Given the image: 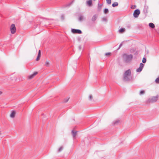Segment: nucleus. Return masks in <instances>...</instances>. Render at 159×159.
Instances as JSON below:
<instances>
[{"label": "nucleus", "instance_id": "obj_22", "mask_svg": "<svg viewBox=\"0 0 159 159\" xmlns=\"http://www.w3.org/2000/svg\"><path fill=\"white\" fill-rule=\"evenodd\" d=\"M63 147L62 146L60 148H59L58 150V152H60L63 149Z\"/></svg>", "mask_w": 159, "mask_h": 159}, {"label": "nucleus", "instance_id": "obj_4", "mask_svg": "<svg viewBox=\"0 0 159 159\" xmlns=\"http://www.w3.org/2000/svg\"><path fill=\"white\" fill-rule=\"evenodd\" d=\"M10 30L11 33L12 34H14L16 32V28L15 24H12L10 27Z\"/></svg>", "mask_w": 159, "mask_h": 159}, {"label": "nucleus", "instance_id": "obj_18", "mask_svg": "<svg viewBox=\"0 0 159 159\" xmlns=\"http://www.w3.org/2000/svg\"><path fill=\"white\" fill-rule=\"evenodd\" d=\"M142 68L139 67L136 70V71L137 72H140L142 70Z\"/></svg>", "mask_w": 159, "mask_h": 159}, {"label": "nucleus", "instance_id": "obj_25", "mask_svg": "<svg viewBox=\"0 0 159 159\" xmlns=\"http://www.w3.org/2000/svg\"><path fill=\"white\" fill-rule=\"evenodd\" d=\"M104 13L105 14L107 13L108 12V9L105 8L104 10Z\"/></svg>", "mask_w": 159, "mask_h": 159}, {"label": "nucleus", "instance_id": "obj_11", "mask_svg": "<svg viewBox=\"0 0 159 159\" xmlns=\"http://www.w3.org/2000/svg\"><path fill=\"white\" fill-rule=\"evenodd\" d=\"M87 3L88 5L90 7L92 5V1L91 0H89L87 2Z\"/></svg>", "mask_w": 159, "mask_h": 159}, {"label": "nucleus", "instance_id": "obj_15", "mask_svg": "<svg viewBox=\"0 0 159 159\" xmlns=\"http://www.w3.org/2000/svg\"><path fill=\"white\" fill-rule=\"evenodd\" d=\"M149 26L152 28H153L155 27L154 25L152 23H150L149 24Z\"/></svg>", "mask_w": 159, "mask_h": 159}, {"label": "nucleus", "instance_id": "obj_13", "mask_svg": "<svg viewBox=\"0 0 159 159\" xmlns=\"http://www.w3.org/2000/svg\"><path fill=\"white\" fill-rule=\"evenodd\" d=\"M16 112L15 111H12L10 114V116L11 118H14Z\"/></svg>", "mask_w": 159, "mask_h": 159}, {"label": "nucleus", "instance_id": "obj_28", "mask_svg": "<svg viewBox=\"0 0 159 159\" xmlns=\"http://www.w3.org/2000/svg\"><path fill=\"white\" fill-rule=\"evenodd\" d=\"M144 93V90H141L139 94L140 95L143 94Z\"/></svg>", "mask_w": 159, "mask_h": 159}, {"label": "nucleus", "instance_id": "obj_23", "mask_svg": "<svg viewBox=\"0 0 159 159\" xmlns=\"http://www.w3.org/2000/svg\"><path fill=\"white\" fill-rule=\"evenodd\" d=\"M74 0H73V1H72V2H70V3L67 4L66 5V7H69L70 6V5H71L72 4V3L73 2Z\"/></svg>", "mask_w": 159, "mask_h": 159}, {"label": "nucleus", "instance_id": "obj_5", "mask_svg": "<svg viewBox=\"0 0 159 159\" xmlns=\"http://www.w3.org/2000/svg\"><path fill=\"white\" fill-rule=\"evenodd\" d=\"M140 14V11L138 9H136L135 10L133 13V16H134L135 18H137L138 17L139 15Z\"/></svg>", "mask_w": 159, "mask_h": 159}, {"label": "nucleus", "instance_id": "obj_1", "mask_svg": "<svg viewBox=\"0 0 159 159\" xmlns=\"http://www.w3.org/2000/svg\"><path fill=\"white\" fill-rule=\"evenodd\" d=\"M132 79L131 71L129 69L125 72L123 75V79L125 81H128Z\"/></svg>", "mask_w": 159, "mask_h": 159}, {"label": "nucleus", "instance_id": "obj_16", "mask_svg": "<svg viewBox=\"0 0 159 159\" xmlns=\"http://www.w3.org/2000/svg\"><path fill=\"white\" fill-rule=\"evenodd\" d=\"M118 5V3L117 2H115L112 4V6L113 7H115L117 6Z\"/></svg>", "mask_w": 159, "mask_h": 159}, {"label": "nucleus", "instance_id": "obj_33", "mask_svg": "<svg viewBox=\"0 0 159 159\" xmlns=\"http://www.w3.org/2000/svg\"><path fill=\"white\" fill-rule=\"evenodd\" d=\"M61 19L62 20L64 19V16L63 15H62L61 16Z\"/></svg>", "mask_w": 159, "mask_h": 159}, {"label": "nucleus", "instance_id": "obj_31", "mask_svg": "<svg viewBox=\"0 0 159 159\" xmlns=\"http://www.w3.org/2000/svg\"><path fill=\"white\" fill-rule=\"evenodd\" d=\"M38 56H41V51L40 50H39V53Z\"/></svg>", "mask_w": 159, "mask_h": 159}, {"label": "nucleus", "instance_id": "obj_24", "mask_svg": "<svg viewBox=\"0 0 159 159\" xmlns=\"http://www.w3.org/2000/svg\"><path fill=\"white\" fill-rule=\"evenodd\" d=\"M144 66V64L143 63H141L140 64L139 67H140L143 69V68Z\"/></svg>", "mask_w": 159, "mask_h": 159}, {"label": "nucleus", "instance_id": "obj_35", "mask_svg": "<svg viewBox=\"0 0 159 159\" xmlns=\"http://www.w3.org/2000/svg\"><path fill=\"white\" fill-rule=\"evenodd\" d=\"M122 43H121L120 44V45H119V48H120V47L121 46H122Z\"/></svg>", "mask_w": 159, "mask_h": 159}, {"label": "nucleus", "instance_id": "obj_6", "mask_svg": "<svg viewBox=\"0 0 159 159\" xmlns=\"http://www.w3.org/2000/svg\"><path fill=\"white\" fill-rule=\"evenodd\" d=\"M71 31L74 34L77 33L79 34H81L82 33L81 31L80 30L72 29Z\"/></svg>", "mask_w": 159, "mask_h": 159}, {"label": "nucleus", "instance_id": "obj_8", "mask_svg": "<svg viewBox=\"0 0 159 159\" xmlns=\"http://www.w3.org/2000/svg\"><path fill=\"white\" fill-rule=\"evenodd\" d=\"M98 17V15L95 14L92 17L91 20L93 22H94Z\"/></svg>", "mask_w": 159, "mask_h": 159}, {"label": "nucleus", "instance_id": "obj_20", "mask_svg": "<svg viewBox=\"0 0 159 159\" xmlns=\"http://www.w3.org/2000/svg\"><path fill=\"white\" fill-rule=\"evenodd\" d=\"M69 99V97H67L66 99H64V100L63 101V102L65 103L67 102H68V101Z\"/></svg>", "mask_w": 159, "mask_h": 159}, {"label": "nucleus", "instance_id": "obj_34", "mask_svg": "<svg viewBox=\"0 0 159 159\" xmlns=\"http://www.w3.org/2000/svg\"><path fill=\"white\" fill-rule=\"evenodd\" d=\"M110 54H111L110 53H109H109H106L105 54V55L106 56H107L108 55H109Z\"/></svg>", "mask_w": 159, "mask_h": 159}, {"label": "nucleus", "instance_id": "obj_26", "mask_svg": "<svg viewBox=\"0 0 159 159\" xmlns=\"http://www.w3.org/2000/svg\"><path fill=\"white\" fill-rule=\"evenodd\" d=\"M49 62L48 61H46L45 64V65L47 66H48L49 65Z\"/></svg>", "mask_w": 159, "mask_h": 159}, {"label": "nucleus", "instance_id": "obj_7", "mask_svg": "<svg viewBox=\"0 0 159 159\" xmlns=\"http://www.w3.org/2000/svg\"><path fill=\"white\" fill-rule=\"evenodd\" d=\"M38 73V72H34L33 74L30 75L28 76L29 79H32Z\"/></svg>", "mask_w": 159, "mask_h": 159}, {"label": "nucleus", "instance_id": "obj_36", "mask_svg": "<svg viewBox=\"0 0 159 159\" xmlns=\"http://www.w3.org/2000/svg\"><path fill=\"white\" fill-rule=\"evenodd\" d=\"M79 49H81V46H79Z\"/></svg>", "mask_w": 159, "mask_h": 159}, {"label": "nucleus", "instance_id": "obj_30", "mask_svg": "<svg viewBox=\"0 0 159 159\" xmlns=\"http://www.w3.org/2000/svg\"><path fill=\"white\" fill-rule=\"evenodd\" d=\"M92 98H93L92 96L91 95H90L89 96V100H91L92 99Z\"/></svg>", "mask_w": 159, "mask_h": 159}, {"label": "nucleus", "instance_id": "obj_14", "mask_svg": "<svg viewBox=\"0 0 159 159\" xmlns=\"http://www.w3.org/2000/svg\"><path fill=\"white\" fill-rule=\"evenodd\" d=\"M125 31V28H121L119 30V32L120 33H123Z\"/></svg>", "mask_w": 159, "mask_h": 159}, {"label": "nucleus", "instance_id": "obj_27", "mask_svg": "<svg viewBox=\"0 0 159 159\" xmlns=\"http://www.w3.org/2000/svg\"><path fill=\"white\" fill-rule=\"evenodd\" d=\"M146 61V59L144 58V57H143V60H142V62L143 63H145Z\"/></svg>", "mask_w": 159, "mask_h": 159}, {"label": "nucleus", "instance_id": "obj_2", "mask_svg": "<svg viewBox=\"0 0 159 159\" xmlns=\"http://www.w3.org/2000/svg\"><path fill=\"white\" fill-rule=\"evenodd\" d=\"M122 57L123 61L126 63L129 62L133 58V55L131 54L128 55L124 53L122 55Z\"/></svg>", "mask_w": 159, "mask_h": 159}, {"label": "nucleus", "instance_id": "obj_29", "mask_svg": "<svg viewBox=\"0 0 159 159\" xmlns=\"http://www.w3.org/2000/svg\"><path fill=\"white\" fill-rule=\"evenodd\" d=\"M108 4H110L111 3V0H106Z\"/></svg>", "mask_w": 159, "mask_h": 159}, {"label": "nucleus", "instance_id": "obj_9", "mask_svg": "<svg viewBox=\"0 0 159 159\" xmlns=\"http://www.w3.org/2000/svg\"><path fill=\"white\" fill-rule=\"evenodd\" d=\"M71 133L73 138L75 139V137L77 135V131H75L74 130H73L71 131Z\"/></svg>", "mask_w": 159, "mask_h": 159}, {"label": "nucleus", "instance_id": "obj_37", "mask_svg": "<svg viewBox=\"0 0 159 159\" xmlns=\"http://www.w3.org/2000/svg\"><path fill=\"white\" fill-rule=\"evenodd\" d=\"M2 92L0 91V95H1V94H2Z\"/></svg>", "mask_w": 159, "mask_h": 159}, {"label": "nucleus", "instance_id": "obj_12", "mask_svg": "<svg viewBox=\"0 0 159 159\" xmlns=\"http://www.w3.org/2000/svg\"><path fill=\"white\" fill-rule=\"evenodd\" d=\"M120 120L119 119H117L116 120L114 121L113 122V125H117L119 122Z\"/></svg>", "mask_w": 159, "mask_h": 159}, {"label": "nucleus", "instance_id": "obj_19", "mask_svg": "<svg viewBox=\"0 0 159 159\" xmlns=\"http://www.w3.org/2000/svg\"><path fill=\"white\" fill-rule=\"evenodd\" d=\"M155 82L157 84H159V76L155 80Z\"/></svg>", "mask_w": 159, "mask_h": 159}, {"label": "nucleus", "instance_id": "obj_10", "mask_svg": "<svg viewBox=\"0 0 159 159\" xmlns=\"http://www.w3.org/2000/svg\"><path fill=\"white\" fill-rule=\"evenodd\" d=\"M85 18L82 15H80L79 16V21H81L83 20H85Z\"/></svg>", "mask_w": 159, "mask_h": 159}, {"label": "nucleus", "instance_id": "obj_3", "mask_svg": "<svg viewBox=\"0 0 159 159\" xmlns=\"http://www.w3.org/2000/svg\"><path fill=\"white\" fill-rule=\"evenodd\" d=\"M159 96L157 95L156 96H153L151 98H149L147 101V103L150 102H156Z\"/></svg>", "mask_w": 159, "mask_h": 159}, {"label": "nucleus", "instance_id": "obj_21", "mask_svg": "<svg viewBox=\"0 0 159 159\" xmlns=\"http://www.w3.org/2000/svg\"><path fill=\"white\" fill-rule=\"evenodd\" d=\"M102 6V4H98V9L100 10Z\"/></svg>", "mask_w": 159, "mask_h": 159}, {"label": "nucleus", "instance_id": "obj_32", "mask_svg": "<svg viewBox=\"0 0 159 159\" xmlns=\"http://www.w3.org/2000/svg\"><path fill=\"white\" fill-rule=\"evenodd\" d=\"M40 57V56H37V58H36V60L37 61H38V60L39 59Z\"/></svg>", "mask_w": 159, "mask_h": 159}, {"label": "nucleus", "instance_id": "obj_17", "mask_svg": "<svg viewBox=\"0 0 159 159\" xmlns=\"http://www.w3.org/2000/svg\"><path fill=\"white\" fill-rule=\"evenodd\" d=\"M102 21L103 22H107V18L105 17H102Z\"/></svg>", "mask_w": 159, "mask_h": 159}]
</instances>
